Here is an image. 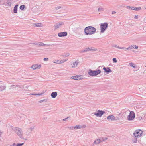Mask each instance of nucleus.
Wrapping results in <instances>:
<instances>
[{
    "instance_id": "obj_1",
    "label": "nucleus",
    "mask_w": 146,
    "mask_h": 146,
    "mask_svg": "<svg viewBox=\"0 0 146 146\" xmlns=\"http://www.w3.org/2000/svg\"><path fill=\"white\" fill-rule=\"evenodd\" d=\"M96 29L92 26H89L84 29V33L86 35H90L94 34L96 32Z\"/></svg>"
},
{
    "instance_id": "obj_2",
    "label": "nucleus",
    "mask_w": 146,
    "mask_h": 146,
    "mask_svg": "<svg viewBox=\"0 0 146 146\" xmlns=\"http://www.w3.org/2000/svg\"><path fill=\"white\" fill-rule=\"evenodd\" d=\"M101 72L100 70H93L91 69L89 70L88 74L90 76H96L100 74Z\"/></svg>"
},
{
    "instance_id": "obj_3",
    "label": "nucleus",
    "mask_w": 146,
    "mask_h": 146,
    "mask_svg": "<svg viewBox=\"0 0 146 146\" xmlns=\"http://www.w3.org/2000/svg\"><path fill=\"white\" fill-rule=\"evenodd\" d=\"M129 115L127 116V119L129 121H133L135 117V115L134 112L132 111H130Z\"/></svg>"
},
{
    "instance_id": "obj_4",
    "label": "nucleus",
    "mask_w": 146,
    "mask_h": 146,
    "mask_svg": "<svg viewBox=\"0 0 146 146\" xmlns=\"http://www.w3.org/2000/svg\"><path fill=\"white\" fill-rule=\"evenodd\" d=\"M14 131L15 132L20 138H22L23 133L21 129L18 127H15V128Z\"/></svg>"
},
{
    "instance_id": "obj_5",
    "label": "nucleus",
    "mask_w": 146,
    "mask_h": 146,
    "mask_svg": "<svg viewBox=\"0 0 146 146\" xmlns=\"http://www.w3.org/2000/svg\"><path fill=\"white\" fill-rule=\"evenodd\" d=\"M108 27V23H102L100 25V32L104 33Z\"/></svg>"
},
{
    "instance_id": "obj_6",
    "label": "nucleus",
    "mask_w": 146,
    "mask_h": 146,
    "mask_svg": "<svg viewBox=\"0 0 146 146\" xmlns=\"http://www.w3.org/2000/svg\"><path fill=\"white\" fill-rule=\"evenodd\" d=\"M143 133V131L141 129L136 130L133 133V135L135 137H139Z\"/></svg>"
},
{
    "instance_id": "obj_7",
    "label": "nucleus",
    "mask_w": 146,
    "mask_h": 146,
    "mask_svg": "<svg viewBox=\"0 0 146 146\" xmlns=\"http://www.w3.org/2000/svg\"><path fill=\"white\" fill-rule=\"evenodd\" d=\"M105 113L104 111L98 110L96 112H95L94 115L97 117H100Z\"/></svg>"
},
{
    "instance_id": "obj_8",
    "label": "nucleus",
    "mask_w": 146,
    "mask_h": 146,
    "mask_svg": "<svg viewBox=\"0 0 146 146\" xmlns=\"http://www.w3.org/2000/svg\"><path fill=\"white\" fill-rule=\"evenodd\" d=\"M41 67V65L40 64H36L33 65L32 66L31 68L33 70H35L36 69H39Z\"/></svg>"
},
{
    "instance_id": "obj_9",
    "label": "nucleus",
    "mask_w": 146,
    "mask_h": 146,
    "mask_svg": "<svg viewBox=\"0 0 146 146\" xmlns=\"http://www.w3.org/2000/svg\"><path fill=\"white\" fill-rule=\"evenodd\" d=\"M64 25V23L62 22H59L56 23L54 26V28L56 29L57 28H59L61 25Z\"/></svg>"
},
{
    "instance_id": "obj_10",
    "label": "nucleus",
    "mask_w": 146,
    "mask_h": 146,
    "mask_svg": "<svg viewBox=\"0 0 146 146\" xmlns=\"http://www.w3.org/2000/svg\"><path fill=\"white\" fill-rule=\"evenodd\" d=\"M67 35V33L66 32H61L58 34V36L59 37H64L66 36Z\"/></svg>"
},
{
    "instance_id": "obj_11",
    "label": "nucleus",
    "mask_w": 146,
    "mask_h": 146,
    "mask_svg": "<svg viewBox=\"0 0 146 146\" xmlns=\"http://www.w3.org/2000/svg\"><path fill=\"white\" fill-rule=\"evenodd\" d=\"M82 76H76L71 77L72 79L76 80H81L83 78L81 77Z\"/></svg>"
},
{
    "instance_id": "obj_12",
    "label": "nucleus",
    "mask_w": 146,
    "mask_h": 146,
    "mask_svg": "<svg viewBox=\"0 0 146 146\" xmlns=\"http://www.w3.org/2000/svg\"><path fill=\"white\" fill-rule=\"evenodd\" d=\"M80 62L78 60H77L74 62H73V64L72 66V68H74L77 67V65L79 64Z\"/></svg>"
},
{
    "instance_id": "obj_13",
    "label": "nucleus",
    "mask_w": 146,
    "mask_h": 146,
    "mask_svg": "<svg viewBox=\"0 0 146 146\" xmlns=\"http://www.w3.org/2000/svg\"><path fill=\"white\" fill-rule=\"evenodd\" d=\"M107 119L108 121H114L115 120V117L113 115H109L107 117Z\"/></svg>"
},
{
    "instance_id": "obj_14",
    "label": "nucleus",
    "mask_w": 146,
    "mask_h": 146,
    "mask_svg": "<svg viewBox=\"0 0 146 146\" xmlns=\"http://www.w3.org/2000/svg\"><path fill=\"white\" fill-rule=\"evenodd\" d=\"M103 69L104 70L105 72L107 73H109L112 72V70L108 67L107 68L104 67L103 68Z\"/></svg>"
},
{
    "instance_id": "obj_15",
    "label": "nucleus",
    "mask_w": 146,
    "mask_h": 146,
    "mask_svg": "<svg viewBox=\"0 0 146 146\" xmlns=\"http://www.w3.org/2000/svg\"><path fill=\"white\" fill-rule=\"evenodd\" d=\"M57 95V92H53L51 93V97L53 98H55L56 97Z\"/></svg>"
},
{
    "instance_id": "obj_16",
    "label": "nucleus",
    "mask_w": 146,
    "mask_h": 146,
    "mask_svg": "<svg viewBox=\"0 0 146 146\" xmlns=\"http://www.w3.org/2000/svg\"><path fill=\"white\" fill-rule=\"evenodd\" d=\"M112 46L115 47L116 48H118L119 49H125V48L123 47H119L118 46L116 45H115L114 44H113L112 45Z\"/></svg>"
},
{
    "instance_id": "obj_17",
    "label": "nucleus",
    "mask_w": 146,
    "mask_h": 146,
    "mask_svg": "<svg viewBox=\"0 0 146 146\" xmlns=\"http://www.w3.org/2000/svg\"><path fill=\"white\" fill-rule=\"evenodd\" d=\"M90 48L88 47L87 48L84 49V50H83L80 51V53H84V52H87V51H90Z\"/></svg>"
},
{
    "instance_id": "obj_18",
    "label": "nucleus",
    "mask_w": 146,
    "mask_h": 146,
    "mask_svg": "<svg viewBox=\"0 0 146 146\" xmlns=\"http://www.w3.org/2000/svg\"><path fill=\"white\" fill-rule=\"evenodd\" d=\"M24 143H18L16 145L15 143H13L12 145H10V146H22L24 145Z\"/></svg>"
},
{
    "instance_id": "obj_19",
    "label": "nucleus",
    "mask_w": 146,
    "mask_h": 146,
    "mask_svg": "<svg viewBox=\"0 0 146 146\" xmlns=\"http://www.w3.org/2000/svg\"><path fill=\"white\" fill-rule=\"evenodd\" d=\"M101 142L100 139H96L94 141L93 144L97 145L99 144Z\"/></svg>"
},
{
    "instance_id": "obj_20",
    "label": "nucleus",
    "mask_w": 146,
    "mask_h": 146,
    "mask_svg": "<svg viewBox=\"0 0 146 146\" xmlns=\"http://www.w3.org/2000/svg\"><path fill=\"white\" fill-rule=\"evenodd\" d=\"M18 6V5H16L14 8L13 12L14 13H17V7Z\"/></svg>"
},
{
    "instance_id": "obj_21",
    "label": "nucleus",
    "mask_w": 146,
    "mask_h": 146,
    "mask_svg": "<svg viewBox=\"0 0 146 146\" xmlns=\"http://www.w3.org/2000/svg\"><path fill=\"white\" fill-rule=\"evenodd\" d=\"M53 62L54 63H55L57 64H60L64 62V60H61L60 61H59V62H56L54 61H53Z\"/></svg>"
},
{
    "instance_id": "obj_22",
    "label": "nucleus",
    "mask_w": 146,
    "mask_h": 146,
    "mask_svg": "<svg viewBox=\"0 0 146 146\" xmlns=\"http://www.w3.org/2000/svg\"><path fill=\"white\" fill-rule=\"evenodd\" d=\"M7 3L8 6H11V0H8L7 1Z\"/></svg>"
},
{
    "instance_id": "obj_23",
    "label": "nucleus",
    "mask_w": 146,
    "mask_h": 146,
    "mask_svg": "<svg viewBox=\"0 0 146 146\" xmlns=\"http://www.w3.org/2000/svg\"><path fill=\"white\" fill-rule=\"evenodd\" d=\"M34 129V127L32 126L30 127L28 130V131L31 133L32 132L33 130Z\"/></svg>"
},
{
    "instance_id": "obj_24",
    "label": "nucleus",
    "mask_w": 146,
    "mask_h": 146,
    "mask_svg": "<svg viewBox=\"0 0 146 146\" xmlns=\"http://www.w3.org/2000/svg\"><path fill=\"white\" fill-rule=\"evenodd\" d=\"M130 46H131V49L134 48L136 49H137L138 48V46H137L136 45H131Z\"/></svg>"
},
{
    "instance_id": "obj_25",
    "label": "nucleus",
    "mask_w": 146,
    "mask_h": 146,
    "mask_svg": "<svg viewBox=\"0 0 146 146\" xmlns=\"http://www.w3.org/2000/svg\"><path fill=\"white\" fill-rule=\"evenodd\" d=\"M5 88V87L4 86L0 85V92L3 90Z\"/></svg>"
},
{
    "instance_id": "obj_26",
    "label": "nucleus",
    "mask_w": 146,
    "mask_h": 146,
    "mask_svg": "<svg viewBox=\"0 0 146 146\" xmlns=\"http://www.w3.org/2000/svg\"><path fill=\"white\" fill-rule=\"evenodd\" d=\"M82 128V126L81 125H76L74 127V129L76 128L77 129H80Z\"/></svg>"
},
{
    "instance_id": "obj_27",
    "label": "nucleus",
    "mask_w": 146,
    "mask_h": 146,
    "mask_svg": "<svg viewBox=\"0 0 146 146\" xmlns=\"http://www.w3.org/2000/svg\"><path fill=\"white\" fill-rule=\"evenodd\" d=\"M47 101L48 100L47 99H44L39 101V102L40 103L42 102H47Z\"/></svg>"
},
{
    "instance_id": "obj_28",
    "label": "nucleus",
    "mask_w": 146,
    "mask_h": 146,
    "mask_svg": "<svg viewBox=\"0 0 146 146\" xmlns=\"http://www.w3.org/2000/svg\"><path fill=\"white\" fill-rule=\"evenodd\" d=\"M132 141L134 143H137V137H135L134 139H133Z\"/></svg>"
},
{
    "instance_id": "obj_29",
    "label": "nucleus",
    "mask_w": 146,
    "mask_h": 146,
    "mask_svg": "<svg viewBox=\"0 0 146 146\" xmlns=\"http://www.w3.org/2000/svg\"><path fill=\"white\" fill-rule=\"evenodd\" d=\"M25 7V5H21L20 7V9L23 10H24V8Z\"/></svg>"
},
{
    "instance_id": "obj_30",
    "label": "nucleus",
    "mask_w": 146,
    "mask_h": 146,
    "mask_svg": "<svg viewBox=\"0 0 146 146\" xmlns=\"http://www.w3.org/2000/svg\"><path fill=\"white\" fill-rule=\"evenodd\" d=\"M129 64L133 68H134L135 67V65L133 63H129Z\"/></svg>"
},
{
    "instance_id": "obj_31",
    "label": "nucleus",
    "mask_w": 146,
    "mask_h": 146,
    "mask_svg": "<svg viewBox=\"0 0 146 146\" xmlns=\"http://www.w3.org/2000/svg\"><path fill=\"white\" fill-rule=\"evenodd\" d=\"M98 10L99 12L103 11H104V9L102 8H99L98 9Z\"/></svg>"
},
{
    "instance_id": "obj_32",
    "label": "nucleus",
    "mask_w": 146,
    "mask_h": 146,
    "mask_svg": "<svg viewBox=\"0 0 146 146\" xmlns=\"http://www.w3.org/2000/svg\"><path fill=\"white\" fill-rule=\"evenodd\" d=\"M141 9V8L140 7H138L135 8V10L136 11L140 10Z\"/></svg>"
},
{
    "instance_id": "obj_33",
    "label": "nucleus",
    "mask_w": 146,
    "mask_h": 146,
    "mask_svg": "<svg viewBox=\"0 0 146 146\" xmlns=\"http://www.w3.org/2000/svg\"><path fill=\"white\" fill-rule=\"evenodd\" d=\"M97 49L93 48H90V51H95Z\"/></svg>"
},
{
    "instance_id": "obj_34",
    "label": "nucleus",
    "mask_w": 146,
    "mask_h": 146,
    "mask_svg": "<svg viewBox=\"0 0 146 146\" xmlns=\"http://www.w3.org/2000/svg\"><path fill=\"white\" fill-rule=\"evenodd\" d=\"M42 24L41 23H37V27H42Z\"/></svg>"
},
{
    "instance_id": "obj_35",
    "label": "nucleus",
    "mask_w": 146,
    "mask_h": 146,
    "mask_svg": "<svg viewBox=\"0 0 146 146\" xmlns=\"http://www.w3.org/2000/svg\"><path fill=\"white\" fill-rule=\"evenodd\" d=\"M100 142H103L104 141L103 137H100Z\"/></svg>"
},
{
    "instance_id": "obj_36",
    "label": "nucleus",
    "mask_w": 146,
    "mask_h": 146,
    "mask_svg": "<svg viewBox=\"0 0 146 146\" xmlns=\"http://www.w3.org/2000/svg\"><path fill=\"white\" fill-rule=\"evenodd\" d=\"M16 86L19 88H24L23 86L22 85H16Z\"/></svg>"
},
{
    "instance_id": "obj_37",
    "label": "nucleus",
    "mask_w": 146,
    "mask_h": 146,
    "mask_svg": "<svg viewBox=\"0 0 146 146\" xmlns=\"http://www.w3.org/2000/svg\"><path fill=\"white\" fill-rule=\"evenodd\" d=\"M42 93H40V94H31V95H41L42 94Z\"/></svg>"
},
{
    "instance_id": "obj_38",
    "label": "nucleus",
    "mask_w": 146,
    "mask_h": 146,
    "mask_svg": "<svg viewBox=\"0 0 146 146\" xmlns=\"http://www.w3.org/2000/svg\"><path fill=\"white\" fill-rule=\"evenodd\" d=\"M39 46H45V45H46V44L40 42V43H39Z\"/></svg>"
},
{
    "instance_id": "obj_39",
    "label": "nucleus",
    "mask_w": 146,
    "mask_h": 146,
    "mask_svg": "<svg viewBox=\"0 0 146 146\" xmlns=\"http://www.w3.org/2000/svg\"><path fill=\"white\" fill-rule=\"evenodd\" d=\"M113 61L114 63H116L117 62L116 59L115 58H113Z\"/></svg>"
},
{
    "instance_id": "obj_40",
    "label": "nucleus",
    "mask_w": 146,
    "mask_h": 146,
    "mask_svg": "<svg viewBox=\"0 0 146 146\" xmlns=\"http://www.w3.org/2000/svg\"><path fill=\"white\" fill-rule=\"evenodd\" d=\"M61 8V7L60 6H58L55 7V9L56 10H57Z\"/></svg>"
},
{
    "instance_id": "obj_41",
    "label": "nucleus",
    "mask_w": 146,
    "mask_h": 146,
    "mask_svg": "<svg viewBox=\"0 0 146 146\" xmlns=\"http://www.w3.org/2000/svg\"><path fill=\"white\" fill-rule=\"evenodd\" d=\"M68 128H69V129L70 130H73V129H74V127H68Z\"/></svg>"
},
{
    "instance_id": "obj_42",
    "label": "nucleus",
    "mask_w": 146,
    "mask_h": 146,
    "mask_svg": "<svg viewBox=\"0 0 146 146\" xmlns=\"http://www.w3.org/2000/svg\"><path fill=\"white\" fill-rule=\"evenodd\" d=\"M70 117H67L66 118H65V119H63L62 120L64 121H66V120L68 118H70Z\"/></svg>"
},
{
    "instance_id": "obj_43",
    "label": "nucleus",
    "mask_w": 146,
    "mask_h": 146,
    "mask_svg": "<svg viewBox=\"0 0 146 146\" xmlns=\"http://www.w3.org/2000/svg\"><path fill=\"white\" fill-rule=\"evenodd\" d=\"M132 46H129V47H128V48H125V49H127V50H131V47Z\"/></svg>"
},
{
    "instance_id": "obj_44",
    "label": "nucleus",
    "mask_w": 146,
    "mask_h": 146,
    "mask_svg": "<svg viewBox=\"0 0 146 146\" xmlns=\"http://www.w3.org/2000/svg\"><path fill=\"white\" fill-rule=\"evenodd\" d=\"M70 55V54L69 53H67L65 55V56L66 57H67L68 56Z\"/></svg>"
},
{
    "instance_id": "obj_45",
    "label": "nucleus",
    "mask_w": 146,
    "mask_h": 146,
    "mask_svg": "<svg viewBox=\"0 0 146 146\" xmlns=\"http://www.w3.org/2000/svg\"><path fill=\"white\" fill-rule=\"evenodd\" d=\"M43 60L44 61H48V59L47 58H44Z\"/></svg>"
},
{
    "instance_id": "obj_46",
    "label": "nucleus",
    "mask_w": 146,
    "mask_h": 146,
    "mask_svg": "<svg viewBox=\"0 0 146 146\" xmlns=\"http://www.w3.org/2000/svg\"><path fill=\"white\" fill-rule=\"evenodd\" d=\"M135 7H131V9L132 10H135Z\"/></svg>"
},
{
    "instance_id": "obj_47",
    "label": "nucleus",
    "mask_w": 146,
    "mask_h": 146,
    "mask_svg": "<svg viewBox=\"0 0 146 146\" xmlns=\"http://www.w3.org/2000/svg\"><path fill=\"white\" fill-rule=\"evenodd\" d=\"M120 119L118 117H117L116 118H115V120H119Z\"/></svg>"
},
{
    "instance_id": "obj_48",
    "label": "nucleus",
    "mask_w": 146,
    "mask_h": 146,
    "mask_svg": "<svg viewBox=\"0 0 146 146\" xmlns=\"http://www.w3.org/2000/svg\"><path fill=\"white\" fill-rule=\"evenodd\" d=\"M116 13V12L115 11H112V14H115Z\"/></svg>"
},
{
    "instance_id": "obj_49",
    "label": "nucleus",
    "mask_w": 146,
    "mask_h": 146,
    "mask_svg": "<svg viewBox=\"0 0 146 146\" xmlns=\"http://www.w3.org/2000/svg\"><path fill=\"white\" fill-rule=\"evenodd\" d=\"M30 44H35V45H37L38 44L37 43H31Z\"/></svg>"
},
{
    "instance_id": "obj_50",
    "label": "nucleus",
    "mask_w": 146,
    "mask_h": 146,
    "mask_svg": "<svg viewBox=\"0 0 146 146\" xmlns=\"http://www.w3.org/2000/svg\"><path fill=\"white\" fill-rule=\"evenodd\" d=\"M126 8L127 9H129L131 8V7H130L129 6H127Z\"/></svg>"
},
{
    "instance_id": "obj_51",
    "label": "nucleus",
    "mask_w": 146,
    "mask_h": 146,
    "mask_svg": "<svg viewBox=\"0 0 146 146\" xmlns=\"http://www.w3.org/2000/svg\"><path fill=\"white\" fill-rule=\"evenodd\" d=\"M134 18L135 19H138V16L135 15L134 17Z\"/></svg>"
},
{
    "instance_id": "obj_52",
    "label": "nucleus",
    "mask_w": 146,
    "mask_h": 146,
    "mask_svg": "<svg viewBox=\"0 0 146 146\" xmlns=\"http://www.w3.org/2000/svg\"><path fill=\"white\" fill-rule=\"evenodd\" d=\"M103 138L104 139V141L105 140H107L108 139V138L107 137H103Z\"/></svg>"
},
{
    "instance_id": "obj_53",
    "label": "nucleus",
    "mask_w": 146,
    "mask_h": 146,
    "mask_svg": "<svg viewBox=\"0 0 146 146\" xmlns=\"http://www.w3.org/2000/svg\"><path fill=\"white\" fill-rule=\"evenodd\" d=\"M33 25H35L36 27H37V23H34Z\"/></svg>"
},
{
    "instance_id": "obj_54",
    "label": "nucleus",
    "mask_w": 146,
    "mask_h": 146,
    "mask_svg": "<svg viewBox=\"0 0 146 146\" xmlns=\"http://www.w3.org/2000/svg\"><path fill=\"white\" fill-rule=\"evenodd\" d=\"M54 61H55L56 62H59V60H58L56 61V60H54Z\"/></svg>"
},
{
    "instance_id": "obj_55",
    "label": "nucleus",
    "mask_w": 146,
    "mask_h": 146,
    "mask_svg": "<svg viewBox=\"0 0 146 146\" xmlns=\"http://www.w3.org/2000/svg\"><path fill=\"white\" fill-rule=\"evenodd\" d=\"M68 60V59H65L64 60V62L67 61Z\"/></svg>"
},
{
    "instance_id": "obj_56",
    "label": "nucleus",
    "mask_w": 146,
    "mask_h": 146,
    "mask_svg": "<svg viewBox=\"0 0 146 146\" xmlns=\"http://www.w3.org/2000/svg\"><path fill=\"white\" fill-rule=\"evenodd\" d=\"M2 134V133L1 132V131H0V137L1 136V135Z\"/></svg>"
},
{
    "instance_id": "obj_57",
    "label": "nucleus",
    "mask_w": 146,
    "mask_h": 146,
    "mask_svg": "<svg viewBox=\"0 0 146 146\" xmlns=\"http://www.w3.org/2000/svg\"><path fill=\"white\" fill-rule=\"evenodd\" d=\"M144 117H145V118H146V115H145V116H144Z\"/></svg>"
},
{
    "instance_id": "obj_58",
    "label": "nucleus",
    "mask_w": 146,
    "mask_h": 146,
    "mask_svg": "<svg viewBox=\"0 0 146 146\" xmlns=\"http://www.w3.org/2000/svg\"><path fill=\"white\" fill-rule=\"evenodd\" d=\"M15 86V85H12L11 86Z\"/></svg>"
},
{
    "instance_id": "obj_59",
    "label": "nucleus",
    "mask_w": 146,
    "mask_h": 146,
    "mask_svg": "<svg viewBox=\"0 0 146 146\" xmlns=\"http://www.w3.org/2000/svg\"><path fill=\"white\" fill-rule=\"evenodd\" d=\"M48 46H50V45H50V44H48Z\"/></svg>"
},
{
    "instance_id": "obj_60",
    "label": "nucleus",
    "mask_w": 146,
    "mask_h": 146,
    "mask_svg": "<svg viewBox=\"0 0 146 146\" xmlns=\"http://www.w3.org/2000/svg\"><path fill=\"white\" fill-rule=\"evenodd\" d=\"M101 66H99L98 67L99 68H100V67Z\"/></svg>"
},
{
    "instance_id": "obj_61",
    "label": "nucleus",
    "mask_w": 146,
    "mask_h": 146,
    "mask_svg": "<svg viewBox=\"0 0 146 146\" xmlns=\"http://www.w3.org/2000/svg\"><path fill=\"white\" fill-rule=\"evenodd\" d=\"M53 45H55V44H53Z\"/></svg>"
}]
</instances>
